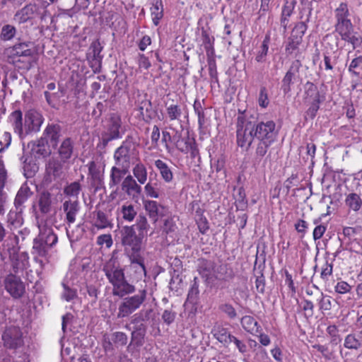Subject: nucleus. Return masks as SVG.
<instances>
[{
  "label": "nucleus",
  "mask_w": 362,
  "mask_h": 362,
  "mask_svg": "<svg viewBox=\"0 0 362 362\" xmlns=\"http://www.w3.org/2000/svg\"><path fill=\"white\" fill-rule=\"evenodd\" d=\"M258 115L246 112L239 113L237 119L238 146L248 150L254 139L274 143L278 135L276 123L273 120L259 121Z\"/></svg>",
  "instance_id": "f257e3e1"
},
{
  "label": "nucleus",
  "mask_w": 362,
  "mask_h": 362,
  "mask_svg": "<svg viewBox=\"0 0 362 362\" xmlns=\"http://www.w3.org/2000/svg\"><path fill=\"white\" fill-rule=\"evenodd\" d=\"M103 271L112 286L113 296L123 298L135 292V286L127 280L124 270L117 258L112 257L106 262L103 267Z\"/></svg>",
  "instance_id": "f03ea898"
},
{
  "label": "nucleus",
  "mask_w": 362,
  "mask_h": 362,
  "mask_svg": "<svg viewBox=\"0 0 362 362\" xmlns=\"http://www.w3.org/2000/svg\"><path fill=\"white\" fill-rule=\"evenodd\" d=\"M337 22L335 31L340 35L342 40L351 44L353 49L359 46L362 42V38L357 33L354 32L351 20L349 19V11L346 3H341L335 11Z\"/></svg>",
  "instance_id": "7ed1b4c3"
},
{
  "label": "nucleus",
  "mask_w": 362,
  "mask_h": 362,
  "mask_svg": "<svg viewBox=\"0 0 362 362\" xmlns=\"http://www.w3.org/2000/svg\"><path fill=\"white\" fill-rule=\"evenodd\" d=\"M57 240V235L52 228L46 225L42 228L40 227V233L33 240L32 253L36 256L46 257L49 249L56 245ZM35 259L42 267V259H37V257H35Z\"/></svg>",
  "instance_id": "20e7f679"
},
{
  "label": "nucleus",
  "mask_w": 362,
  "mask_h": 362,
  "mask_svg": "<svg viewBox=\"0 0 362 362\" xmlns=\"http://www.w3.org/2000/svg\"><path fill=\"white\" fill-rule=\"evenodd\" d=\"M115 165L129 170L132 165L139 161V151L133 141V138L128 136L114 153Z\"/></svg>",
  "instance_id": "39448f33"
},
{
  "label": "nucleus",
  "mask_w": 362,
  "mask_h": 362,
  "mask_svg": "<svg viewBox=\"0 0 362 362\" xmlns=\"http://www.w3.org/2000/svg\"><path fill=\"white\" fill-rule=\"evenodd\" d=\"M146 298L147 291L145 288L139 290L136 294L124 298L119 304L117 318L129 317L142 305Z\"/></svg>",
  "instance_id": "423d86ee"
},
{
  "label": "nucleus",
  "mask_w": 362,
  "mask_h": 362,
  "mask_svg": "<svg viewBox=\"0 0 362 362\" xmlns=\"http://www.w3.org/2000/svg\"><path fill=\"white\" fill-rule=\"evenodd\" d=\"M120 243L124 252L141 251L144 238L135 231L134 226H125L119 230Z\"/></svg>",
  "instance_id": "0eeeda50"
},
{
  "label": "nucleus",
  "mask_w": 362,
  "mask_h": 362,
  "mask_svg": "<svg viewBox=\"0 0 362 362\" xmlns=\"http://www.w3.org/2000/svg\"><path fill=\"white\" fill-rule=\"evenodd\" d=\"M121 129V118L117 115H112L110 119L106 132L101 134V141L98 145V147L101 149H105L110 141L120 139L123 134Z\"/></svg>",
  "instance_id": "6e6552de"
},
{
  "label": "nucleus",
  "mask_w": 362,
  "mask_h": 362,
  "mask_svg": "<svg viewBox=\"0 0 362 362\" xmlns=\"http://www.w3.org/2000/svg\"><path fill=\"white\" fill-rule=\"evenodd\" d=\"M65 161L59 159V158H50L45 165V181L51 183L62 179L65 175L64 164Z\"/></svg>",
  "instance_id": "1a4fd4ad"
},
{
  "label": "nucleus",
  "mask_w": 362,
  "mask_h": 362,
  "mask_svg": "<svg viewBox=\"0 0 362 362\" xmlns=\"http://www.w3.org/2000/svg\"><path fill=\"white\" fill-rule=\"evenodd\" d=\"M4 345L6 348L16 349L23 345L22 332L19 327L11 326L6 327L2 334Z\"/></svg>",
  "instance_id": "9d476101"
},
{
  "label": "nucleus",
  "mask_w": 362,
  "mask_h": 362,
  "mask_svg": "<svg viewBox=\"0 0 362 362\" xmlns=\"http://www.w3.org/2000/svg\"><path fill=\"white\" fill-rule=\"evenodd\" d=\"M43 121L44 118L39 112L34 110L28 111L25 115L23 137L30 133L39 132Z\"/></svg>",
  "instance_id": "9b49d317"
},
{
  "label": "nucleus",
  "mask_w": 362,
  "mask_h": 362,
  "mask_svg": "<svg viewBox=\"0 0 362 362\" xmlns=\"http://www.w3.org/2000/svg\"><path fill=\"white\" fill-rule=\"evenodd\" d=\"M6 290L14 298H19L25 293V285L19 276L16 274H8L4 280Z\"/></svg>",
  "instance_id": "f8f14e48"
},
{
  "label": "nucleus",
  "mask_w": 362,
  "mask_h": 362,
  "mask_svg": "<svg viewBox=\"0 0 362 362\" xmlns=\"http://www.w3.org/2000/svg\"><path fill=\"white\" fill-rule=\"evenodd\" d=\"M62 209L65 214V223L70 226L76 221L77 214L80 211V204L78 199L69 198L62 204Z\"/></svg>",
  "instance_id": "ddd939ff"
},
{
  "label": "nucleus",
  "mask_w": 362,
  "mask_h": 362,
  "mask_svg": "<svg viewBox=\"0 0 362 362\" xmlns=\"http://www.w3.org/2000/svg\"><path fill=\"white\" fill-rule=\"evenodd\" d=\"M37 11V6L35 4H28L22 8L18 10L13 16V21L18 25H21L33 21Z\"/></svg>",
  "instance_id": "4468645a"
},
{
  "label": "nucleus",
  "mask_w": 362,
  "mask_h": 362,
  "mask_svg": "<svg viewBox=\"0 0 362 362\" xmlns=\"http://www.w3.org/2000/svg\"><path fill=\"white\" fill-rule=\"evenodd\" d=\"M301 66L302 64L299 59H296L292 62L281 81V89L284 94H287L291 91V86L293 84L296 74L298 73Z\"/></svg>",
  "instance_id": "2eb2a0df"
},
{
  "label": "nucleus",
  "mask_w": 362,
  "mask_h": 362,
  "mask_svg": "<svg viewBox=\"0 0 362 362\" xmlns=\"http://www.w3.org/2000/svg\"><path fill=\"white\" fill-rule=\"evenodd\" d=\"M61 136V126L57 124H49L45 129L42 136L45 137V139L53 148H56Z\"/></svg>",
  "instance_id": "dca6fc26"
},
{
  "label": "nucleus",
  "mask_w": 362,
  "mask_h": 362,
  "mask_svg": "<svg viewBox=\"0 0 362 362\" xmlns=\"http://www.w3.org/2000/svg\"><path fill=\"white\" fill-rule=\"evenodd\" d=\"M88 174L90 176V185L98 191L104 187V175L94 161L88 163Z\"/></svg>",
  "instance_id": "f3484780"
},
{
  "label": "nucleus",
  "mask_w": 362,
  "mask_h": 362,
  "mask_svg": "<svg viewBox=\"0 0 362 362\" xmlns=\"http://www.w3.org/2000/svg\"><path fill=\"white\" fill-rule=\"evenodd\" d=\"M37 204L41 214L50 213L54 204L52 194L47 190L40 192L37 196Z\"/></svg>",
  "instance_id": "a211bd4d"
},
{
  "label": "nucleus",
  "mask_w": 362,
  "mask_h": 362,
  "mask_svg": "<svg viewBox=\"0 0 362 362\" xmlns=\"http://www.w3.org/2000/svg\"><path fill=\"white\" fill-rule=\"evenodd\" d=\"M121 187L122 191L133 198H137L142 191L140 185H139L135 179L130 175H127L123 180Z\"/></svg>",
  "instance_id": "6ab92c4d"
},
{
  "label": "nucleus",
  "mask_w": 362,
  "mask_h": 362,
  "mask_svg": "<svg viewBox=\"0 0 362 362\" xmlns=\"http://www.w3.org/2000/svg\"><path fill=\"white\" fill-rule=\"evenodd\" d=\"M30 45V42L16 43L13 46L6 49L8 57L33 56V51L29 48Z\"/></svg>",
  "instance_id": "aec40b11"
},
{
  "label": "nucleus",
  "mask_w": 362,
  "mask_h": 362,
  "mask_svg": "<svg viewBox=\"0 0 362 362\" xmlns=\"http://www.w3.org/2000/svg\"><path fill=\"white\" fill-rule=\"evenodd\" d=\"M143 204L144 208L147 212L148 216L154 223L157 222L159 216H164V214L163 213L164 206L159 204L157 202L153 200H145Z\"/></svg>",
  "instance_id": "412c9836"
},
{
  "label": "nucleus",
  "mask_w": 362,
  "mask_h": 362,
  "mask_svg": "<svg viewBox=\"0 0 362 362\" xmlns=\"http://www.w3.org/2000/svg\"><path fill=\"white\" fill-rule=\"evenodd\" d=\"M50 146L45 137L41 136L33 142L31 151L36 157L47 158L52 153Z\"/></svg>",
  "instance_id": "4be33fe9"
},
{
  "label": "nucleus",
  "mask_w": 362,
  "mask_h": 362,
  "mask_svg": "<svg viewBox=\"0 0 362 362\" xmlns=\"http://www.w3.org/2000/svg\"><path fill=\"white\" fill-rule=\"evenodd\" d=\"M74 142L71 138L67 137L64 139L57 150L59 159L68 162L74 153Z\"/></svg>",
  "instance_id": "5701e85b"
},
{
  "label": "nucleus",
  "mask_w": 362,
  "mask_h": 362,
  "mask_svg": "<svg viewBox=\"0 0 362 362\" xmlns=\"http://www.w3.org/2000/svg\"><path fill=\"white\" fill-rule=\"evenodd\" d=\"M103 46L101 45L98 40L93 41L90 46L89 53L88 54V58L91 59L90 63L91 66L98 65L100 66L101 62L103 59V55H101V51Z\"/></svg>",
  "instance_id": "b1692460"
},
{
  "label": "nucleus",
  "mask_w": 362,
  "mask_h": 362,
  "mask_svg": "<svg viewBox=\"0 0 362 362\" xmlns=\"http://www.w3.org/2000/svg\"><path fill=\"white\" fill-rule=\"evenodd\" d=\"M138 109L146 122H149L157 115L156 110L153 108L151 100L148 99L142 100L139 103Z\"/></svg>",
  "instance_id": "393cba45"
},
{
  "label": "nucleus",
  "mask_w": 362,
  "mask_h": 362,
  "mask_svg": "<svg viewBox=\"0 0 362 362\" xmlns=\"http://www.w3.org/2000/svg\"><path fill=\"white\" fill-rule=\"evenodd\" d=\"M141 251H130L125 252L129 258L132 265L136 269L139 273L146 275V270L144 264V257L141 255Z\"/></svg>",
  "instance_id": "a878e982"
},
{
  "label": "nucleus",
  "mask_w": 362,
  "mask_h": 362,
  "mask_svg": "<svg viewBox=\"0 0 362 362\" xmlns=\"http://www.w3.org/2000/svg\"><path fill=\"white\" fill-rule=\"evenodd\" d=\"M29 257L26 252H21L17 255L15 258L14 255L12 258V269L14 272L13 274H18L25 269L29 264Z\"/></svg>",
  "instance_id": "bb28decb"
},
{
  "label": "nucleus",
  "mask_w": 362,
  "mask_h": 362,
  "mask_svg": "<svg viewBox=\"0 0 362 362\" xmlns=\"http://www.w3.org/2000/svg\"><path fill=\"white\" fill-rule=\"evenodd\" d=\"M129 173V170L121 166L115 165L112 166L110 175V187L117 186L122 180L124 176Z\"/></svg>",
  "instance_id": "cd10ccee"
},
{
  "label": "nucleus",
  "mask_w": 362,
  "mask_h": 362,
  "mask_svg": "<svg viewBox=\"0 0 362 362\" xmlns=\"http://www.w3.org/2000/svg\"><path fill=\"white\" fill-rule=\"evenodd\" d=\"M305 98L310 102H323L325 97L320 95L317 86L313 83L308 81L305 84Z\"/></svg>",
  "instance_id": "c85d7f7f"
},
{
  "label": "nucleus",
  "mask_w": 362,
  "mask_h": 362,
  "mask_svg": "<svg viewBox=\"0 0 362 362\" xmlns=\"http://www.w3.org/2000/svg\"><path fill=\"white\" fill-rule=\"evenodd\" d=\"M94 226L98 229H104L107 228H112L113 223L108 218L107 215L103 211L98 210L93 212Z\"/></svg>",
  "instance_id": "c756f323"
},
{
  "label": "nucleus",
  "mask_w": 362,
  "mask_h": 362,
  "mask_svg": "<svg viewBox=\"0 0 362 362\" xmlns=\"http://www.w3.org/2000/svg\"><path fill=\"white\" fill-rule=\"evenodd\" d=\"M361 231V227H344L343 232L339 235L341 245L345 244L348 245L352 240H356V235Z\"/></svg>",
  "instance_id": "7c9ffc66"
},
{
  "label": "nucleus",
  "mask_w": 362,
  "mask_h": 362,
  "mask_svg": "<svg viewBox=\"0 0 362 362\" xmlns=\"http://www.w3.org/2000/svg\"><path fill=\"white\" fill-rule=\"evenodd\" d=\"M214 337L225 346H228L231 342L233 335L223 327H217L212 331Z\"/></svg>",
  "instance_id": "2f4dec72"
},
{
  "label": "nucleus",
  "mask_w": 362,
  "mask_h": 362,
  "mask_svg": "<svg viewBox=\"0 0 362 362\" xmlns=\"http://www.w3.org/2000/svg\"><path fill=\"white\" fill-rule=\"evenodd\" d=\"M23 175L26 178L34 177L39 170V167L35 160L31 157H22Z\"/></svg>",
  "instance_id": "473e14b6"
},
{
  "label": "nucleus",
  "mask_w": 362,
  "mask_h": 362,
  "mask_svg": "<svg viewBox=\"0 0 362 362\" xmlns=\"http://www.w3.org/2000/svg\"><path fill=\"white\" fill-rule=\"evenodd\" d=\"M295 4V1H286L282 8L280 24L281 26L284 28V32H286L289 23V18L293 12Z\"/></svg>",
  "instance_id": "72a5a7b5"
},
{
  "label": "nucleus",
  "mask_w": 362,
  "mask_h": 362,
  "mask_svg": "<svg viewBox=\"0 0 362 362\" xmlns=\"http://www.w3.org/2000/svg\"><path fill=\"white\" fill-rule=\"evenodd\" d=\"M240 323L243 328L247 332L254 334L260 332L261 327L252 316L245 315L243 317Z\"/></svg>",
  "instance_id": "f704fd0d"
},
{
  "label": "nucleus",
  "mask_w": 362,
  "mask_h": 362,
  "mask_svg": "<svg viewBox=\"0 0 362 362\" xmlns=\"http://www.w3.org/2000/svg\"><path fill=\"white\" fill-rule=\"evenodd\" d=\"M272 144V142H270L269 141H265L258 140V143L255 149V153L253 159L254 165L260 163L262 159L266 155L268 148Z\"/></svg>",
  "instance_id": "c9c22d12"
},
{
  "label": "nucleus",
  "mask_w": 362,
  "mask_h": 362,
  "mask_svg": "<svg viewBox=\"0 0 362 362\" xmlns=\"http://www.w3.org/2000/svg\"><path fill=\"white\" fill-rule=\"evenodd\" d=\"M160 185L161 183L158 180L153 181L150 180L144 187V191L146 195L151 198H159L163 193L160 189Z\"/></svg>",
  "instance_id": "e433bc0d"
},
{
  "label": "nucleus",
  "mask_w": 362,
  "mask_h": 362,
  "mask_svg": "<svg viewBox=\"0 0 362 362\" xmlns=\"http://www.w3.org/2000/svg\"><path fill=\"white\" fill-rule=\"evenodd\" d=\"M7 223L11 230L21 228L23 223V218L21 212L10 211L8 214Z\"/></svg>",
  "instance_id": "4c0bfd02"
},
{
  "label": "nucleus",
  "mask_w": 362,
  "mask_h": 362,
  "mask_svg": "<svg viewBox=\"0 0 362 362\" xmlns=\"http://www.w3.org/2000/svg\"><path fill=\"white\" fill-rule=\"evenodd\" d=\"M32 194L33 192L28 185H22L15 198L14 204L16 207L18 208L22 206Z\"/></svg>",
  "instance_id": "58836bf2"
},
{
  "label": "nucleus",
  "mask_w": 362,
  "mask_h": 362,
  "mask_svg": "<svg viewBox=\"0 0 362 362\" xmlns=\"http://www.w3.org/2000/svg\"><path fill=\"white\" fill-rule=\"evenodd\" d=\"M135 230H136L139 235L145 238L147 236V232L150 228L148 220L145 215L140 214L136 221V224L134 225Z\"/></svg>",
  "instance_id": "ea45409f"
},
{
  "label": "nucleus",
  "mask_w": 362,
  "mask_h": 362,
  "mask_svg": "<svg viewBox=\"0 0 362 362\" xmlns=\"http://www.w3.org/2000/svg\"><path fill=\"white\" fill-rule=\"evenodd\" d=\"M152 21L155 25L159 24L160 20L163 16V8L162 0H153V5L151 8Z\"/></svg>",
  "instance_id": "a19ab883"
},
{
  "label": "nucleus",
  "mask_w": 362,
  "mask_h": 362,
  "mask_svg": "<svg viewBox=\"0 0 362 362\" xmlns=\"http://www.w3.org/2000/svg\"><path fill=\"white\" fill-rule=\"evenodd\" d=\"M345 204L349 209L356 212L362 206V199L356 193H350L345 199Z\"/></svg>",
  "instance_id": "79ce46f5"
},
{
  "label": "nucleus",
  "mask_w": 362,
  "mask_h": 362,
  "mask_svg": "<svg viewBox=\"0 0 362 362\" xmlns=\"http://www.w3.org/2000/svg\"><path fill=\"white\" fill-rule=\"evenodd\" d=\"M155 165L160 172L162 178L166 182H170L173 179V174L168 165L161 160H156Z\"/></svg>",
  "instance_id": "37998d69"
},
{
  "label": "nucleus",
  "mask_w": 362,
  "mask_h": 362,
  "mask_svg": "<svg viewBox=\"0 0 362 362\" xmlns=\"http://www.w3.org/2000/svg\"><path fill=\"white\" fill-rule=\"evenodd\" d=\"M11 120L13 122L15 132L20 137H23L24 130L23 127V114L21 110H16L11 115Z\"/></svg>",
  "instance_id": "c03bdc74"
},
{
  "label": "nucleus",
  "mask_w": 362,
  "mask_h": 362,
  "mask_svg": "<svg viewBox=\"0 0 362 362\" xmlns=\"http://www.w3.org/2000/svg\"><path fill=\"white\" fill-rule=\"evenodd\" d=\"M132 170L134 176L137 179L138 182L143 185L147 180V170L146 168L141 162L138 161L134 164Z\"/></svg>",
  "instance_id": "a18cd8bd"
},
{
  "label": "nucleus",
  "mask_w": 362,
  "mask_h": 362,
  "mask_svg": "<svg viewBox=\"0 0 362 362\" xmlns=\"http://www.w3.org/2000/svg\"><path fill=\"white\" fill-rule=\"evenodd\" d=\"M215 269V264L213 261L207 259H201L199 264V274L206 278H209Z\"/></svg>",
  "instance_id": "49530a36"
},
{
  "label": "nucleus",
  "mask_w": 362,
  "mask_h": 362,
  "mask_svg": "<svg viewBox=\"0 0 362 362\" xmlns=\"http://www.w3.org/2000/svg\"><path fill=\"white\" fill-rule=\"evenodd\" d=\"M120 214L124 221L132 222L135 218L137 211L134 205L126 204L122 206L120 209Z\"/></svg>",
  "instance_id": "de8ad7c7"
},
{
  "label": "nucleus",
  "mask_w": 362,
  "mask_h": 362,
  "mask_svg": "<svg viewBox=\"0 0 362 362\" xmlns=\"http://www.w3.org/2000/svg\"><path fill=\"white\" fill-rule=\"evenodd\" d=\"M81 189L82 187L79 181H75L66 185L64 188V194L70 198L74 197V199H78V196Z\"/></svg>",
  "instance_id": "09e8293b"
},
{
  "label": "nucleus",
  "mask_w": 362,
  "mask_h": 362,
  "mask_svg": "<svg viewBox=\"0 0 362 362\" xmlns=\"http://www.w3.org/2000/svg\"><path fill=\"white\" fill-rule=\"evenodd\" d=\"M17 33V30L14 25L6 24L4 25L0 33V39L2 41H10L14 38Z\"/></svg>",
  "instance_id": "8fccbe9b"
},
{
  "label": "nucleus",
  "mask_w": 362,
  "mask_h": 362,
  "mask_svg": "<svg viewBox=\"0 0 362 362\" xmlns=\"http://www.w3.org/2000/svg\"><path fill=\"white\" fill-rule=\"evenodd\" d=\"M203 45L206 49L207 57L214 55V49L213 47L214 38L211 37L206 31L202 32Z\"/></svg>",
  "instance_id": "3c124183"
},
{
  "label": "nucleus",
  "mask_w": 362,
  "mask_h": 362,
  "mask_svg": "<svg viewBox=\"0 0 362 362\" xmlns=\"http://www.w3.org/2000/svg\"><path fill=\"white\" fill-rule=\"evenodd\" d=\"M349 72L352 76L359 77L362 71V56L353 59L348 68Z\"/></svg>",
  "instance_id": "603ef678"
},
{
  "label": "nucleus",
  "mask_w": 362,
  "mask_h": 362,
  "mask_svg": "<svg viewBox=\"0 0 362 362\" xmlns=\"http://www.w3.org/2000/svg\"><path fill=\"white\" fill-rule=\"evenodd\" d=\"M194 139L190 137L189 135L184 137L182 140L175 141V148L180 152L187 154L190 146L194 143Z\"/></svg>",
  "instance_id": "864d4df0"
},
{
  "label": "nucleus",
  "mask_w": 362,
  "mask_h": 362,
  "mask_svg": "<svg viewBox=\"0 0 362 362\" xmlns=\"http://www.w3.org/2000/svg\"><path fill=\"white\" fill-rule=\"evenodd\" d=\"M197 278L195 277L194 279V283L192 284V285L188 292V294H187V300L189 303L193 304V305L197 304L198 300H199V285L197 282Z\"/></svg>",
  "instance_id": "5fc2aeb1"
},
{
  "label": "nucleus",
  "mask_w": 362,
  "mask_h": 362,
  "mask_svg": "<svg viewBox=\"0 0 362 362\" xmlns=\"http://www.w3.org/2000/svg\"><path fill=\"white\" fill-rule=\"evenodd\" d=\"M111 340L116 347L124 346L127 344L128 337L122 332H115L111 334Z\"/></svg>",
  "instance_id": "6e6d98bb"
},
{
  "label": "nucleus",
  "mask_w": 362,
  "mask_h": 362,
  "mask_svg": "<svg viewBox=\"0 0 362 362\" xmlns=\"http://www.w3.org/2000/svg\"><path fill=\"white\" fill-rule=\"evenodd\" d=\"M236 207L238 210L244 211L247 206V199L243 187L238 188V193L236 198Z\"/></svg>",
  "instance_id": "4d7b16f0"
},
{
  "label": "nucleus",
  "mask_w": 362,
  "mask_h": 362,
  "mask_svg": "<svg viewBox=\"0 0 362 362\" xmlns=\"http://www.w3.org/2000/svg\"><path fill=\"white\" fill-rule=\"evenodd\" d=\"M344 346L348 349L357 350L361 346V344L354 334H349L345 337Z\"/></svg>",
  "instance_id": "13d9d810"
},
{
  "label": "nucleus",
  "mask_w": 362,
  "mask_h": 362,
  "mask_svg": "<svg viewBox=\"0 0 362 362\" xmlns=\"http://www.w3.org/2000/svg\"><path fill=\"white\" fill-rule=\"evenodd\" d=\"M302 39L300 37L291 35L288 39V43L286 46V51L288 54H291L294 50L298 48V46L302 42Z\"/></svg>",
  "instance_id": "bf43d9fd"
},
{
  "label": "nucleus",
  "mask_w": 362,
  "mask_h": 362,
  "mask_svg": "<svg viewBox=\"0 0 362 362\" xmlns=\"http://www.w3.org/2000/svg\"><path fill=\"white\" fill-rule=\"evenodd\" d=\"M193 107H194V112H196V114L198 116V124H199V128H202L205 124L206 119H205L204 112L202 107L200 101L198 100H195Z\"/></svg>",
  "instance_id": "052dcab7"
},
{
  "label": "nucleus",
  "mask_w": 362,
  "mask_h": 362,
  "mask_svg": "<svg viewBox=\"0 0 362 362\" xmlns=\"http://www.w3.org/2000/svg\"><path fill=\"white\" fill-rule=\"evenodd\" d=\"M338 328L336 325H329L327 328V332L331 338L330 343L334 345H337L341 339L338 334Z\"/></svg>",
  "instance_id": "680f3d73"
},
{
  "label": "nucleus",
  "mask_w": 362,
  "mask_h": 362,
  "mask_svg": "<svg viewBox=\"0 0 362 362\" xmlns=\"http://www.w3.org/2000/svg\"><path fill=\"white\" fill-rule=\"evenodd\" d=\"M146 333L132 331L131 333V342L129 345H134L137 347L141 346L144 343Z\"/></svg>",
  "instance_id": "e2e57ef3"
},
{
  "label": "nucleus",
  "mask_w": 362,
  "mask_h": 362,
  "mask_svg": "<svg viewBox=\"0 0 362 362\" xmlns=\"http://www.w3.org/2000/svg\"><path fill=\"white\" fill-rule=\"evenodd\" d=\"M322 102H310V107L309 108L306 110L305 113V120H308V119H313L316 115H317V112L318 111V110L320 109V104Z\"/></svg>",
  "instance_id": "0e129e2a"
},
{
  "label": "nucleus",
  "mask_w": 362,
  "mask_h": 362,
  "mask_svg": "<svg viewBox=\"0 0 362 362\" xmlns=\"http://www.w3.org/2000/svg\"><path fill=\"white\" fill-rule=\"evenodd\" d=\"M11 142V135L8 132H0V153L8 148Z\"/></svg>",
  "instance_id": "69168bd1"
},
{
  "label": "nucleus",
  "mask_w": 362,
  "mask_h": 362,
  "mask_svg": "<svg viewBox=\"0 0 362 362\" xmlns=\"http://www.w3.org/2000/svg\"><path fill=\"white\" fill-rule=\"evenodd\" d=\"M62 286L64 287V292L62 295V298L66 301H70L77 297L76 291L75 289L71 288L64 283L62 284Z\"/></svg>",
  "instance_id": "338daca9"
},
{
  "label": "nucleus",
  "mask_w": 362,
  "mask_h": 362,
  "mask_svg": "<svg viewBox=\"0 0 362 362\" xmlns=\"http://www.w3.org/2000/svg\"><path fill=\"white\" fill-rule=\"evenodd\" d=\"M167 114L171 120L177 119L182 114L181 109L177 105H171L167 107Z\"/></svg>",
  "instance_id": "774afa93"
}]
</instances>
